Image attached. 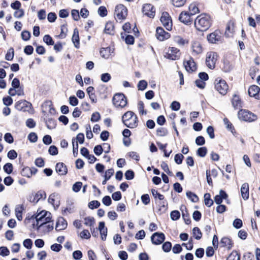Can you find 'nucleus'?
<instances>
[{
  "mask_svg": "<svg viewBox=\"0 0 260 260\" xmlns=\"http://www.w3.org/2000/svg\"><path fill=\"white\" fill-rule=\"evenodd\" d=\"M211 25V19L209 15L201 14L194 20V26L199 31H206Z\"/></svg>",
  "mask_w": 260,
  "mask_h": 260,
  "instance_id": "f257e3e1",
  "label": "nucleus"
},
{
  "mask_svg": "<svg viewBox=\"0 0 260 260\" xmlns=\"http://www.w3.org/2000/svg\"><path fill=\"white\" fill-rule=\"evenodd\" d=\"M122 120L124 124L130 128H135L138 125V117L133 112L131 111L124 114L122 117Z\"/></svg>",
  "mask_w": 260,
  "mask_h": 260,
  "instance_id": "f03ea898",
  "label": "nucleus"
},
{
  "mask_svg": "<svg viewBox=\"0 0 260 260\" xmlns=\"http://www.w3.org/2000/svg\"><path fill=\"white\" fill-rule=\"evenodd\" d=\"M50 215V213H47L44 211L37 214L36 216V225L40 227V226L51 222Z\"/></svg>",
  "mask_w": 260,
  "mask_h": 260,
  "instance_id": "7ed1b4c3",
  "label": "nucleus"
},
{
  "mask_svg": "<svg viewBox=\"0 0 260 260\" xmlns=\"http://www.w3.org/2000/svg\"><path fill=\"white\" fill-rule=\"evenodd\" d=\"M238 117L240 119L247 121L252 122L257 119V116L247 110L241 109L238 112Z\"/></svg>",
  "mask_w": 260,
  "mask_h": 260,
  "instance_id": "20e7f679",
  "label": "nucleus"
},
{
  "mask_svg": "<svg viewBox=\"0 0 260 260\" xmlns=\"http://www.w3.org/2000/svg\"><path fill=\"white\" fill-rule=\"evenodd\" d=\"M215 89L222 95H225L228 91L229 86L226 82L221 78L218 77L215 80Z\"/></svg>",
  "mask_w": 260,
  "mask_h": 260,
  "instance_id": "39448f33",
  "label": "nucleus"
},
{
  "mask_svg": "<svg viewBox=\"0 0 260 260\" xmlns=\"http://www.w3.org/2000/svg\"><path fill=\"white\" fill-rule=\"evenodd\" d=\"M127 14L126 8L123 5H117L115 10V17L117 21H122L125 19Z\"/></svg>",
  "mask_w": 260,
  "mask_h": 260,
  "instance_id": "423d86ee",
  "label": "nucleus"
},
{
  "mask_svg": "<svg viewBox=\"0 0 260 260\" xmlns=\"http://www.w3.org/2000/svg\"><path fill=\"white\" fill-rule=\"evenodd\" d=\"M217 56V54L215 52L211 51L206 54V64L208 68L211 70L215 68Z\"/></svg>",
  "mask_w": 260,
  "mask_h": 260,
  "instance_id": "0eeeda50",
  "label": "nucleus"
},
{
  "mask_svg": "<svg viewBox=\"0 0 260 260\" xmlns=\"http://www.w3.org/2000/svg\"><path fill=\"white\" fill-rule=\"evenodd\" d=\"M113 103L116 108H123L127 104L126 99L122 93H117L113 98Z\"/></svg>",
  "mask_w": 260,
  "mask_h": 260,
  "instance_id": "6e6552de",
  "label": "nucleus"
},
{
  "mask_svg": "<svg viewBox=\"0 0 260 260\" xmlns=\"http://www.w3.org/2000/svg\"><path fill=\"white\" fill-rule=\"evenodd\" d=\"M181 53L180 50L177 48L172 47H170L168 50V52L165 55V57L166 58L175 60L178 59L180 58Z\"/></svg>",
  "mask_w": 260,
  "mask_h": 260,
  "instance_id": "1a4fd4ad",
  "label": "nucleus"
},
{
  "mask_svg": "<svg viewBox=\"0 0 260 260\" xmlns=\"http://www.w3.org/2000/svg\"><path fill=\"white\" fill-rule=\"evenodd\" d=\"M160 20L164 26L168 30L172 29V22L168 13L165 12L161 14Z\"/></svg>",
  "mask_w": 260,
  "mask_h": 260,
  "instance_id": "9d476101",
  "label": "nucleus"
},
{
  "mask_svg": "<svg viewBox=\"0 0 260 260\" xmlns=\"http://www.w3.org/2000/svg\"><path fill=\"white\" fill-rule=\"evenodd\" d=\"M142 12L145 15L150 18H153L155 16V9L152 5L146 4L143 6Z\"/></svg>",
  "mask_w": 260,
  "mask_h": 260,
  "instance_id": "9b49d317",
  "label": "nucleus"
},
{
  "mask_svg": "<svg viewBox=\"0 0 260 260\" xmlns=\"http://www.w3.org/2000/svg\"><path fill=\"white\" fill-rule=\"evenodd\" d=\"M208 41L211 43H216L222 40L221 33L219 30H216L207 36Z\"/></svg>",
  "mask_w": 260,
  "mask_h": 260,
  "instance_id": "f8f14e48",
  "label": "nucleus"
},
{
  "mask_svg": "<svg viewBox=\"0 0 260 260\" xmlns=\"http://www.w3.org/2000/svg\"><path fill=\"white\" fill-rule=\"evenodd\" d=\"M165 240V235L162 233H154L151 237L152 243L154 245H159Z\"/></svg>",
  "mask_w": 260,
  "mask_h": 260,
  "instance_id": "ddd939ff",
  "label": "nucleus"
},
{
  "mask_svg": "<svg viewBox=\"0 0 260 260\" xmlns=\"http://www.w3.org/2000/svg\"><path fill=\"white\" fill-rule=\"evenodd\" d=\"M155 36L158 40L163 41L169 39L170 35L169 32L165 31L162 27H158L156 28Z\"/></svg>",
  "mask_w": 260,
  "mask_h": 260,
  "instance_id": "4468645a",
  "label": "nucleus"
},
{
  "mask_svg": "<svg viewBox=\"0 0 260 260\" xmlns=\"http://www.w3.org/2000/svg\"><path fill=\"white\" fill-rule=\"evenodd\" d=\"M191 15L187 12H182L179 15V20L186 25L190 24L192 20L191 18Z\"/></svg>",
  "mask_w": 260,
  "mask_h": 260,
  "instance_id": "2eb2a0df",
  "label": "nucleus"
},
{
  "mask_svg": "<svg viewBox=\"0 0 260 260\" xmlns=\"http://www.w3.org/2000/svg\"><path fill=\"white\" fill-rule=\"evenodd\" d=\"M249 96L254 97L255 99L260 100V88L256 85L251 86L248 89Z\"/></svg>",
  "mask_w": 260,
  "mask_h": 260,
  "instance_id": "dca6fc26",
  "label": "nucleus"
},
{
  "mask_svg": "<svg viewBox=\"0 0 260 260\" xmlns=\"http://www.w3.org/2000/svg\"><path fill=\"white\" fill-rule=\"evenodd\" d=\"M183 64L188 72H192L197 69L196 63L192 58H190L188 60L184 61Z\"/></svg>",
  "mask_w": 260,
  "mask_h": 260,
  "instance_id": "f3484780",
  "label": "nucleus"
},
{
  "mask_svg": "<svg viewBox=\"0 0 260 260\" xmlns=\"http://www.w3.org/2000/svg\"><path fill=\"white\" fill-rule=\"evenodd\" d=\"M67 222L63 217H59L57 219L55 230L57 231L63 230L67 227Z\"/></svg>",
  "mask_w": 260,
  "mask_h": 260,
  "instance_id": "a211bd4d",
  "label": "nucleus"
},
{
  "mask_svg": "<svg viewBox=\"0 0 260 260\" xmlns=\"http://www.w3.org/2000/svg\"><path fill=\"white\" fill-rule=\"evenodd\" d=\"M55 170L60 175H64L68 172L67 166L63 162H58L56 165Z\"/></svg>",
  "mask_w": 260,
  "mask_h": 260,
  "instance_id": "6ab92c4d",
  "label": "nucleus"
},
{
  "mask_svg": "<svg viewBox=\"0 0 260 260\" xmlns=\"http://www.w3.org/2000/svg\"><path fill=\"white\" fill-rule=\"evenodd\" d=\"M232 104L235 109H239L243 107V104L240 98L236 94L233 95L232 100Z\"/></svg>",
  "mask_w": 260,
  "mask_h": 260,
  "instance_id": "aec40b11",
  "label": "nucleus"
},
{
  "mask_svg": "<svg viewBox=\"0 0 260 260\" xmlns=\"http://www.w3.org/2000/svg\"><path fill=\"white\" fill-rule=\"evenodd\" d=\"M241 193L242 198L246 200L249 198V185L247 183L242 184L241 188Z\"/></svg>",
  "mask_w": 260,
  "mask_h": 260,
  "instance_id": "412c9836",
  "label": "nucleus"
},
{
  "mask_svg": "<svg viewBox=\"0 0 260 260\" xmlns=\"http://www.w3.org/2000/svg\"><path fill=\"white\" fill-rule=\"evenodd\" d=\"M31 105V104L25 100L24 101H20L17 102L15 104V108L19 110H23L25 111V109H24L25 107H30Z\"/></svg>",
  "mask_w": 260,
  "mask_h": 260,
  "instance_id": "4be33fe9",
  "label": "nucleus"
},
{
  "mask_svg": "<svg viewBox=\"0 0 260 260\" xmlns=\"http://www.w3.org/2000/svg\"><path fill=\"white\" fill-rule=\"evenodd\" d=\"M99 230L100 231L102 239L103 240H105L107 235V229L105 226L104 222H100Z\"/></svg>",
  "mask_w": 260,
  "mask_h": 260,
  "instance_id": "5701e85b",
  "label": "nucleus"
},
{
  "mask_svg": "<svg viewBox=\"0 0 260 260\" xmlns=\"http://www.w3.org/2000/svg\"><path fill=\"white\" fill-rule=\"evenodd\" d=\"M191 48L193 53L196 54H200L203 51L201 43L197 41H194L192 43Z\"/></svg>",
  "mask_w": 260,
  "mask_h": 260,
  "instance_id": "b1692460",
  "label": "nucleus"
},
{
  "mask_svg": "<svg viewBox=\"0 0 260 260\" xmlns=\"http://www.w3.org/2000/svg\"><path fill=\"white\" fill-rule=\"evenodd\" d=\"M53 229V224L51 222L44 224L37 228V230L42 231L44 233H47L52 230Z\"/></svg>",
  "mask_w": 260,
  "mask_h": 260,
  "instance_id": "393cba45",
  "label": "nucleus"
},
{
  "mask_svg": "<svg viewBox=\"0 0 260 260\" xmlns=\"http://www.w3.org/2000/svg\"><path fill=\"white\" fill-rule=\"evenodd\" d=\"M72 40L75 47L78 48L79 47V31L77 28L74 29Z\"/></svg>",
  "mask_w": 260,
  "mask_h": 260,
  "instance_id": "a878e982",
  "label": "nucleus"
},
{
  "mask_svg": "<svg viewBox=\"0 0 260 260\" xmlns=\"http://www.w3.org/2000/svg\"><path fill=\"white\" fill-rule=\"evenodd\" d=\"M220 244L223 247H227L228 249H231L233 243L232 240L228 237H223L220 241Z\"/></svg>",
  "mask_w": 260,
  "mask_h": 260,
  "instance_id": "bb28decb",
  "label": "nucleus"
},
{
  "mask_svg": "<svg viewBox=\"0 0 260 260\" xmlns=\"http://www.w3.org/2000/svg\"><path fill=\"white\" fill-rule=\"evenodd\" d=\"M24 210V208L23 205H17L15 207V215L17 218V219L19 221L22 220V211Z\"/></svg>",
  "mask_w": 260,
  "mask_h": 260,
  "instance_id": "cd10ccee",
  "label": "nucleus"
},
{
  "mask_svg": "<svg viewBox=\"0 0 260 260\" xmlns=\"http://www.w3.org/2000/svg\"><path fill=\"white\" fill-rule=\"evenodd\" d=\"M12 91H14V88H10L9 90L8 93L11 96H14L16 94L20 96L24 94L23 88L22 86H19L17 89H15L14 93H12Z\"/></svg>",
  "mask_w": 260,
  "mask_h": 260,
  "instance_id": "c85d7f7f",
  "label": "nucleus"
},
{
  "mask_svg": "<svg viewBox=\"0 0 260 260\" xmlns=\"http://www.w3.org/2000/svg\"><path fill=\"white\" fill-rule=\"evenodd\" d=\"M111 51L110 47L102 48L100 50V55L103 58L107 59L111 55Z\"/></svg>",
  "mask_w": 260,
  "mask_h": 260,
  "instance_id": "c756f323",
  "label": "nucleus"
},
{
  "mask_svg": "<svg viewBox=\"0 0 260 260\" xmlns=\"http://www.w3.org/2000/svg\"><path fill=\"white\" fill-rule=\"evenodd\" d=\"M46 194L44 191H38L36 194L33 197V200H31L30 199V201L34 203H37L40 199L45 198Z\"/></svg>",
  "mask_w": 260,
  "mask_h": 260,
  "instance_id": "7c9ffc66",
  "label": "nucleus"
},
{
  "mask_svg": "<svg viewBox=\"0 0 260 260\" xmlns=\"http://www.w3.org/2000/svg\"><path fill=\"white\" fill-rule=\"evenodd\" d=\"M114 174V170L113 169H110L107 170L105 174V179L102 181V184L105 185L106 184L107 181L110 179L111 176Z\"/></svg>",
  "mask_w": 260,
  "mask_h": 260,
  "instance_id": "2f4dec72",
  "label": "nucleus"
},
{
  "mask_svg": "<svg viewBox=\"0 0 260 260\" xmlns=\"http://www.w3.org/2000/svg\"><path fill=\"white\" fill-rule=\"evenodd\" d=\"M114 31V25L112 22H108L105 25V32L108 34H112Z\"/></svg>",
  "mask_w": 260,
  "mask_h": 260,
  "instance_id": "473e14b6",
  "label": "nucleus"
},
{
  "mask_svg": "<svg viewBox=\"0 0 260 260\" xmlns=\"http://www.w3.org/2000/svg\"><path fill=\"white\" fill-rule=\"evenodd\" d=\"M189 12H188L191 16H193L197 13L200 12L199 8L194 4H191L189 6Z\"/></svg>",
  "mask_w": 260,
  "mask_h": 260,
  "instance_id": "72a5a7b5",
  "label": "nucleus"
},
{
  "mask_svg": "<svg viewBox=\"0 0 260 260\" xmlns=\"http://www.w3.org/2000/svg\"><path fill=\"white\" fill-rule=\"evenodd\" d=\"M84 224L87 226H89L90 228V230H92V229L94 228V220L93 218L92 217H86L84 219Z\"/></svg>",
  "mask_w": 260,
  "mask_h": 260,
  "instance_id": "f704fd0d",
  "label": "nucleus"
},
{
  "mask_svg": "<svg viewBox=\"0 0 260 260\" xmlns=\"http://www.w3.org/2000/svg\"><path fill=\"white\" fill-rule=\"evenodd\" d=\"M226 260H240V254L236 251H233L229 255Z\"/></svg>",
  "mask_w": 260,
  "mask_h": 260,
  "instance_id": "c9c22d12",
  "label": "nucleus"
},
{
  "mask_svg": "<svg viewBox=\"0 0 260 260\" xmlns=\"http://www.w3.org/2000/svg\"><path fill=\"white\" fill-rule=\"evenodd\" d=\"M204 202L205 204L209 207L213 205V201L211 199L210 194L209 193H206L204 194Z\"/></svg>",
  "mask_w": 260,
  "mask_h": 260,
  "instance_id": "e433bc0d",
  "label": "nucleus"
},
{
  "mask_svg": "<svg viewBox=\"0 0 260 260\" xmlns=\"http://www.w3.org/2000/svg\"><path fill=\"white\" fill-rule=\"evenodd\" d=\"M192 234L195 239L197 240H200L202 236V234L198 227H195L192 230Z\"/></svg>",
  "mask_w": 260,
  "mask_h": 260,
  "instance_id": "4c0bfd02",
  "label": "nucleus"
},
{
  "mask_svg": "<svg viewBox=\"0 0 260 260\" xmlns=\"http://www.w3.org/2000/svg\"><path fill=\"white\" fill-rule=\"evenodd\" d=\"M186 196L192 202L196 203L199 201L198 196L191 191L186 192Z\"/></svg>",
  "mask_w": 260,
  "mask_h": 260,
  "instance_id": "58836bf2",
  "label": "nucleus"
},
{
  "mask_svg": "<svg viewBox=\"0 0 260 260\" xmlns=\"http://www.w3.org/2000/svg\"><path fill=\"white\" fill-rule=\"evenodd\" d=\"M207 149L206 147H200L198 149V150L197 151V154L198 156L203 157L205 156V155L207 154Z\"/></svg>",
  "mask_w": 260,
  "mask_h": 260,
  "instance_id": "ea45409f",
  "label": "nucleus"
},
{
  "mask_svg": "<svg viewBox=\"0 0 260 260\" xmlns=\"http://www.w3.org/2000/svg\"><path fill=\"white\" fill-rule=\"evenodd\" d=\"M13 165L11 163H7L3 167L4 171L8 174H11L13 171Z\"/></svg>",
  "mask_w": 260,
  "mask_h": 260,
  "instance_id": "a19ab883",
  "label": "nucleus"
},
{
  "mask_svg": "<svg viewBox=\"0 0 260 260\" xmlns=\"http://www.w3.org/2000/svg\"><path fill=\"white\" fill-rule=\"evenodd\" d=\"M43 41L48 45H53L54 44V41L52 38L49 35H46L44 36Z\"/></svg>",
  "mask_w": 260,
  "mask_h": 260,
  "instance_id": "79ce46f5",
  "label": "nucleus"
},
{
  "mask_svg": "<svg viewBox=\"0 0 260 260\" xmlns=\"http://www.w3.org/2000/svg\"><path fill=\"white\" fill-rule=\"evenodd\" d=\"M14 57V49L13 48H11L8 51L6 56L5 59L7 60H11Z\"/></svg>",
  "mask_w": 260,
  "mask_h": 260,
  "instance_id": "37998d69",
  "label": "nucleus"
},
{
  "mask_svg": "<svg viewBox=\"0 0 260 260\" xmlns=\"http://www.w3.org/2000/svg\"><path fill=\"white\" fill-rule=\"evenodd\" d=\"M174 41L180 46L184 45L186 43L185 40L180 36H175L174 38Z\"/></svg>",
  "mask_w": 260,
  "mask_h": 260,
  "instance_id": "c03bdc74",
  "label": "nucleus"
},
{
  "mask_svg": "<svg viewBox=\"0 0 260 260\" xmlns=\"http://www.w3.org/2000/svg\"><path fill=\"white\" fill-rule=\"evenodd\" d=\"M138 88L140 90H144L147 86V82L145 80H141L138 84Z\"/></svg>",
  "mask_w": 260,
  "mask_h": 260,
  "instance_id": "a18cd8bd",
  "label": "nucleus"
},
{
  "mask_svg": "<svg viewBox=\"0 0 260 260\" xmlns=\"http://www.w3.org/2000/svg\"><path fill=\"white\" fill-rule=\"evenodd\" d=\"M151 192L153 197L155 199L158 198L160 201L164 200V196L162 194H161L159 192H158V191L156 190L152 189L151 190Z\"/></svg>",
  "mask_w": 260,
  "mask_h": 260,
  "instance_id": "49530a36",
  "label": "nucleus"
},
{
  "mask_svg": "<svg viewBox=\"0 0 260 260\" xmlns=\"http://www.w3.org/2000/svg\"><path fill=\"white\" fill-rule=\"evenodd\" d=\"M73 152L74 156H76L78 152V144L77 142H75V139H72Z\"/></svg>",
  "mask_w": 260,
  "mask_h": 260,
  "instance_id": "de8ad7c7",
  "label": "nucleus"
},
{
  "mask_svg": "<svg viewBox=\"0 0 260 260\" xmlns=\"http://www.w3.org/2000/svg\"><path fill=\"white\" fill-rule=\"evenodd\" d=\"M170 216L173 220H176L180 218V212L177 210H174L171 212Z\"/></svg>",
  "mask_w": 260,
  "mask_h": 260,
  "instance_id": "09e8293b",
  "label": "nucleus"
},
{
  "mask_svg": "<svg viewBox=\"0 0 260 260\" xmlns=\"http://www.w3.org/2000/svg\"><path fill=\"white\" fill-rule=\"evenodd\" d=\"M172 248L171 243L170 242H165L162 246V248L163 250L166 252H169Z\"/></svg>",
  "mask_w": 260,
  "mask_h": 260,
  "instance_id": "8fccbe9b",
  "label": "nucleus"
},
{
  "mask_svg": "<svg viewBox=\"0 0 260 260\" xmlns=\"http://www.w3.org/2000/svg\"><path fill=\"white\" fill-rule=\"evenodd\" d=\"M186 0H172L173 5L176 7L183 6Z\"/></svg>",
  "mask_w": 260,
  "mask_h": 260,
  "instance_id": "3c124183",
  "label": "nucleus"
},
{
  "mask_svg": "<svg viewBox=\"0 0 260 260\" xmlns=\"http://www.w3.org/2000/svg\"><path fill=\"white\" fill-rule=\"evenodd\" d=\"M82 186V183L81 182H77L73 184L72 187L73 190L77 192L80 191Z\"/></svg>",
  "mask_w": 260,
  "mask_h": 260,
  "instance_id": "603ef678",
  "label": "nucleus"
},
{
  "mask_svg": "<svg viewBox=\"0 0 260 260\" xmlns=\"http://www.w3.org/2000/svg\"><path fill=\"white\" fill-rule=\"evenodd\" d=\"M100 203L98 201H92L89 203L88 207L91 209L97 208L100 206Z\"/></svg>",
  "mask_w": 260,
  "mask_h": 260,
  "instance_id": "864d4df0",
  "label": "nucleus"
},
{
  "mask_svg": "<svg viewBox=\"0 0 260 260\" xmlns=\"http://www.w3.org/2000/svg\"><path fill=\"white\" fill-rule=\"evenodd\" d=\"M104 149L102 146L100 145L95 146L93 149L94 153L98 156L100 155L102 153Z\"/></svg>",
  "mask_w": 260,
  "mask_h": 260,
  "instance_id": "5fc2aeb1",
  "label": "nucleus"
},
{
  "mask_svg": "<svg viewBox=\"0 0 260 260\" xmlns=\"http://www.w3.org/2000/svg\"><path fill=\"white\" fill-rule=\"evenodd\" d=\"M183 158L184 156L182 154L178 153L175 155L174 160L177 164L180 165L182 163Z\"/></svg>",
  "mask_w": 260,
  "mask_h": 260,
  "instance_id": "6e6d98bb",
  "label": "nucleus"
},
{
  "mask_svg": "<svg viewBox=\"0 0 260 260\" xmlns=\"http://www.w3.org/2000/svg\"><path fill=\"white\" fill-rule=\"evenodd\" d=\"M156 134L159 136H165L168 134V131L164 127H160L157 129Z\"/></svg>",
  "mask_w": 260,
  "mask_h": 260,
  "instance_id": "4d7b16f0",
  "label": "nucleus"
},
{
  "mask_svg": "<svg viewBox=\"0 0 260 260\" xmlns=\"http://www.w3.org/2000/svg\"><path fill=\"white\" fill-rule=\"evenodd\" d=\"M98 13L102 17H105L107 15V11L105 7L101 6L98 9Z\"/></svg>",
  "mask_w": 260,
  "mask_h": 260,
  "instance_id": "13d9d810",
  "label": "nucleus"
},
{
  "mask_svg": "<svg viewBox=\"0 0 260 260\" xmlns=\"http://www.w3.org/2000/svg\"><path fill=\"white\" fill-rule=\"evenodd\" d=\"M21 38L24 41H28L30 39V33L28 31L24 30V31H23L21 32Z\"/></svg>",
  "mask_w": 260,
  "mask_h": 260,
  "instance_id": "bf43d9fd",
  "label": "nucleus"
},
{
  "mask_svg": "<svg viewBox=\"0 0 260 260\" xmlns=\"http://www.w3.org/2000/svg\"><path fill=\"white\" fill-rule=\"evenodd\" d=\"M90 234L87 230H84L80 233V237L83 239H88L90 238Z\"/></svg>",
  "mask_w": 260,
  "mask_h": 260,
  "instance_id": "052dcab7",
  "label": "nucleus"
},
{
  "mask_svg": "<svg viewBox=\"0 0 260 260\" xmlns=\"http://www.w3.org/2000/svg\"><path fill=\"white\" fill-rule=\"evenodd\" d=\"M4 139L6 142L11 144L13 142L14 139L12 135L10 133H6L4 136Z\"/></svg>",
  "mask_w": 260,
  "mask_h": 260,
  "instance_id": "680f3d73",
  "label": "nucleus"
},
{
  "mask_svg": "<svg viewBox=\"0 0 260 260\" xmlns=\"http://www.w3.org/2000/svg\"><path fill=\"white\" fill-rule=\"evenodd\" d=\"M10 254L9 249L6 247H0V255L5 256H7Z\"/></svg>",
  "mask_w": 260,
  "mask_h": 260,
  "instance_id": "e2e57ef3",
  "label": "nucleus"
},
{
  "mask_svg": "<svg viewBox=\"0 0 260 260\" xmlns=\"http://www.w3.org/2000/svg\"><path fill=\"white\" fill-rule=\"evenodd\" d=\"M28 140L31 142L35 143L37 141L38 136L35 133H30L28 136Z\"/></svg>",
  "mask_w": 260,
  "mask_h": 260,
  "instance_id": "0e129e2a",
  "label": "nucleus"
},
{
  "mask_svg": "<svg viewBox=\"0 0 260 260\" xmlns=\"http://www.w3.org/2000/svg\"><path fill=\"white\" fill-rule=\"evenodd\" d=\"M182 250V248L181 247V246L180 244H175L173 248H172V251L175 254H178L181 252Z\"/></svg>",
  "mask_w": 260,
  "mask_h": 260,
  "instance_id": "69168bd1",
  "label": "nucleus"
},
{
  "mask_svg": "<svg viewBox=\"0 0 260 260\" xmlns=\"http://www.w3.org/2000/svg\"><path fill=\"white\" fill-rule=\"evenodd\" d=\"M23 245L26 248L30 249L32 247V242L31 239H26L24 240Z\"/></svg>",
  "mask_w": 260,
  "mask_h": 260,
  "instance_id": "338daca9",
  "label": "nucleus"
},
{
  "mask_svg": "<svg viewBox=\"0 0 260 260\" xmlns=\"http://www.w3.org/2000/svg\"><path fill=\"white\" fill-rule=\"evenodd\" d=\"M7 156L10 159H14L17 157V153L14 150H11L8 152Z\"/></svg>",
  "mask_w": 260,
  "mask_h": 260,
  "instance_id": "774afa93",
  "label": "nucleus"
}]
</instances>
